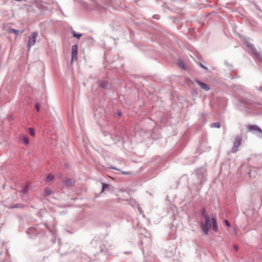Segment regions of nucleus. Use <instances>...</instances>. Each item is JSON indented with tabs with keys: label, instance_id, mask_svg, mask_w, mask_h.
I'll return each mask as SVG.
<instances>
[{
	"label": "nucleus",
	"instance_id": "nucleus-5",
	"mask_svg": "<svg viewBox=\"0 0 262 262\" xmlns=\"http://www.w3.org/2000/svg\"><path fill=\"white\" fill-rule=\"evenodd\" d=\"M248 128L251 132H256L257 136L262 139V130L257 125H249Z\"/></svg>",
	"mask_w": 262,
	"mask_h": 262
},
{
	"label": "nucleus",
	"instance_id": "nucleus-9",
	"mask_svg": "<svg viewBox=\"0 0 262 262\" xmlns=\"http://www.w3.org/2000/svg\"><path fill=\"white\" fill-rule=\"evenodd\" d=\"M64 185L66 186H72L74 185L75 182L71 179L68 178L63 181Z\"/></svg>",
	"mask_w": 262,
	"mask_h": 262
},
{
	"label": "nucleus",
	"instance_id": "nucleus-8",
	"mask_svg": "<svg viewBox=\"0 0 262 262\" xmlns=\"http://www.w3.org/2000/svg\"><path fill=\"white\" fill-rule=\"evenodd\" d=\"M19 139L25 145H28L29 143V140L28 138L24 134L20 135Z\"/></svg>",
	"mask_w": 262,
	"mask_h": 262
},
{
	"label": "nucleus",
	"instance_id": "nucleus-6",
	"mask_svg": "<svg viewBox=\"0 0 262 262\" xmlns=\"http://www.w3.org/2000/svg\"><path fill=\"white\" fill-rule=\"evenodd\" d=\"M72 60H76L77 58L78 54V46L77 45H74L72 48Z\"/></svg>",
	"mask_w": 262,
	"mask_h": 262
},
{
	"label": "nucleus",
	"instance_id": "nucleus-27",
	"mask_svg": "<svg viewBox=\"0 0 262 262\" xmlns=\"http://www.w3.org/2000/svg\"><path fill=\"white\" fill-rule=\"evenodd\" d=\"M234 249H235V250L237 251L238 250V246L236 245H235L234 246Z\"/></svg>",
	"mask_w": 262,
	"mask_h": 262
},
{
	"label": "nucleus",
	"instance_id": "nucleus-13",
	"mask_svg": "<svg viewBox=\"0 0 262 262\" xmlns=\"http://www.w3.org/2000/svg\"><path fill=\"white\" fill-rule=\"evenodd\" d=\"M52 193V190L50 188L46 187L45 188V195L49 196L51 195Z\"/></svg>",
	"mask_w": 262,
	"mask_h": 262
},
{
	"label": "nucleus",
	"instance_id": "nucleus-26",
	"mask_svg": "<svg viewBox=\"0 0 262 262\" xmlns=\"http://www.w3.org/2000/svg\"><path fill=\"white\" fill-rule=\"evenodd\" d=\"M153 17L155 19H158L159 18V15H154L153 16Z\"/></svg>",
	"mask_w": 262,
	"mask_h": 262
},
{
	"label": "nucleus",
	"instance_id": "nucleus-12",
	"mask_svg": "<svg viewBox=\"0 0 262 262\" xmlns=\"http://www.w3.org/2000/svg\"><path fill=\"white\" fill-rule=\"evenodd\" d=\"M211 219L212 221V228L215 231H216L218 227L216 222L215 221V218L214 216H212Z\"/></svg>",
	"mask_w": 262,
	"mask_h": 262
},
{
	"label": "nucleus",
	"instance_id": "nucleus-16",
	"mask_svg": "<svg viewBox=\"0 0 262 262\" xmlns=\"http://www.w3.org/2000/svg\"><path fill=\"white\" fill-rule=\"evenodd\" d=\"M102 189L101 192L103 193L105 189H108L109 186L107 184H106L105 183H102Z\"/></svg>",
	"mask_w": 262,
	"mask_h": 262
},
{
	"label": "nucleus",
	"instance_id": "nucleus-7",
	"mask_svg": "<svg viewBox=\"0 0 262 262\" xmlns=\"http://www.w3.org/2000/svg\"><path fill=\"white\" fill-rule=\"evenodd\" d=\"M195 81L202 89L206 91H208L210 89L206 84L203 83L202 82L198 80H196Z\"/></svg>",
	"mask_w": 262,
	"mask_h": 262
},
{
	"label": "nucleus",
	"instance_id": "nucleus-25",
	"mask_svg": "<svg viewBox=\"0 0 262 262\" xmlns=\"http://www.w3.org/2000/svg\"><path fill=\"white\" fill-rule=\"evenodd\" d=\"M205 214H206V210L205 209H204L202 210V215L204 216Z\"/></svg>",
	"mask_w": 262,
	"mask_h": 262
},
{
	"label": "nucleus",
	"instance_id": "nucleus-20",
	"mask_svg": "<svg viewBox=\"0 0 262 262\" xmlns=\"http://www.w3.org/2000/svg\"><path fill=\"white\" fill-rule=\"evenodd\" d=\"M27 189H28L27 186H25L24 188H23L21 189V190L20 191V192L22 194H25L27 192Z\"/></svg>",
	"mask_w": 262,
	"mask_h": 262
},
{
	"label": "nucleus",
	"instance_id": "nucleus-4",
	"mask_svg": "<svg viewBox=\"0 0 262 262\" xmlns=\"http://www.w3.org/2000/svg\"><path fill=\"white\" fill-rule=\"evenodd\" d=\"M38 36V34L37 32H33L31 35L29 36L28 43V47L29 49H30L32 46L34 45Z\"/></svg>",
	"mask_w": 262,
	"mask_h": 262
},
{
	"label": "nucleus",
	"instance_id": "nucleus-11",
	"mask_svg": "<svg viewBox=\"0 0 262 262\" xmlns=\"http://www.w3.org/2000/svg\"><path fill=\"white\" fill-rule=\"evenodd\" d=\"M178 64H179V67L181 68H182V69H183L184 70H187V67H186L185 62H184V61L182 59H179Z\"/></svg>",
	"mask_w": 262,
	"mask_h": 262
},
{
	"label": "nucleus",
	"instance_id": "nucleus-29",
	"mask_svg": "<svg viewBox=\"0 0 262 262\" xmlns=\"http://www.w3.org/2000/svg\"><path fill=\"white\" fill-rule=\"evenodd\" d=\"M66 166L67 167H68V166H69V165H68V164H66Z\"/></svg>",
	"mask_w": 262,
	"mask_h": 262
},
{
	"label": "nucleus",
	"instance_id": "nucleus-3",
	"mask_svg": "<svg viewBox=\"0 0 262 262\" xmlns=\"http://www.w3.org/2000/svg\"><path fill=\"white\" fill-rule=\"evenodd\" d=\"M242 140V138L241 136H237L235 137L233 146L232 148V152H235L238 150V148L241 144Z\"/></svg>",
	"mask_w": 262,
	"mask_h": 262
},
{
	"label": "nucleus",
	"instance_id": "nucleus-1",
	"mask_svg": "<svg viewBox=\"0 0 262 262\" xmlns=\"http://www.w3.org/2000/svg\"><path fill=\"white\" fill-rule=\"evenodd\" d=\"M247 47L248 51L252 53L258 61L262 62L261 53L256 49L254 45L250 43H247Z\"/></svg>",
	"mask_w": 262,
	"mask_h": 262
},
{
	"label": "nucleus",
	"instance_id": "nucleus-18",
	"mask_svg": "<svg viewBox=\"0 0 262 262\" xmlns=\"http://www.w3.org/2000/svg\"><path fill=\"white\" fill-rule=\"evenodd\" d=\"M53 179H54V176L52 174H50L46 178V181L47 182H50V181H52Z\"/></svg>",
	"mask_w": 262,
	"mask_h": 262
},
{
	"label": "nucleus",
	"instance_id": "nucleus-15",
	"mask_svg": "<svg viewBox=\"0 0 262 262\" xmlns=\"http://www.w3.org/2000/svg\"><path fill=\"white\" fill-rule=\"evenodd\" d=\"M73 35L74 37L79 39L82 36V34L78 33L76 32L75 31H73Z\"/></svg>",
	"mask_w": 262,
	"mask_h": 262
},
{
	"label": "nucleus",
	"instance_id": "nucleus-2",
	"mask_svg": "<svg viewBox=\"0 0 262 262\" xmlns=\"http://www.w3.org/2000/svg\"><path fill=\"white\" fill-rule=\"evenodd\" d=\"M204 217L205 219V224H202L201 227L204 233L206 235H207L208 234L209 229L211 227V220L210 217L207 214H205Z\"/></svg>",
	"mask_w": 262,
	"mask_h": 262
},
{
	"label": "nucleus",
	"instance_id": "nucleus-17",
	"mask_svg": "<svg viewBox=\"0 0 262 262\" xmlns=\"http://www.w3.org/2000/svg\"><path fill=\"white\" fill-rule=\"evenodd\" d=\"M107 82L106 81H103L101 82L100 86L102 88H107Z\"/></svg>",
	"mask_w": 262,
	"mask_h": 262
},
{
	"label": "nucleus",
	"instance_id": "nucleus-24",
	"mask_svg": "<svg viewBox=\"0 0 262 262\" xmlns=\"http://www.w3.org/2000/svg\"><path fill=\"white\" fill-rule=\"evenodd\" d=\"M121 172H122V173H123V174H125V175L129 174L130 173V172H128V171L125 172V171H122Z\"/></svg>",
	"mask_w": 262,
	"mask_h": 262
},
{
	"label": "nucleus",
	"instance_id": "nucleus-21",
	"mask_svg": "<svg viewBox=\"0 0 262 262\" xmlns=\"http://www.w3.org/2000/svg\"><path fill=\"white\" fill-rule=\"evenodd\" d=\"M198 65H199V66H200V67H201L202 68L204 69H206V70H207V68L205 66H204L202 63H198Z\"/></svg>",
	"mask_w": 262,
	"mask_h": 262
},
{
	"label": "nucleus",
	"instance_id": "nucleus-19",
	"mask_svg": "<svg viewBox=\"0 0 262 262\" xmlns=\"http://www.w3.org/2000/svg\"><path fill=\"white\" fill-rule=\"evenodd\" d=\"M28 131H29V134L32 136H35V132H34V130H33V128H29L28 129Z\"/></svg>",
	"mask_w": 262,
	"mask_h": 262
},
{
	"label": "nucleus",
	"instance_id": "nucleus-10",
	"mask_svg": "<svg viewBox=\"0 0 262 262\" xmlns=\"http://www.w3.org/2000/svg\"><path fill=\"white\" fill-rule=\"evenodd\" d=\"M8 32L10 33H14L16 35V36H18L19 33L22 34L24 32V30H19L16 29H10L8 30Z\"/></svg>",
	"mask_w": 262,
	"mask_h": 262
},
{
	"label": "nucleus",
	"instance_id": "nucleus-28",
	"mask_svg": "<svg viewBox=\"0 0 262 262\" xmlns=\"http://www.w3.org/2000/svg\"><path fill=\"white\" fill-rule=\"evenodd\" d=\"M111 168H112L113 169L117 170H120L119 169H118L117 168L115 167H112Z\"/></svg>",
	"mask_w": 262,
	"mask_h": 262
},
{
	"label": "nucleus",
	"instance_id": "nucleus-14",
	"mask_svg": "<svg viewBox=\"0 0 262 262\" xmlns=\"http://www.w3.org/2000/svg\"><path fill=\"white\" fill-rule=\"evenodd\" d=\"M210 126L212 128H213V127L220 128L221 124L219 122H215V123L210 124Z\"/></svg>",
	"mask_w": 262,
	"mask_h": 262
},
{
	"label": "nucleus",
	"instance_id": "nucleus-30",
	"mask_svg": "<svg viewBox=\"0 0 262 262\" xmlns=\"http://www.w3.org/2000/svg\"><path fill=\"white\" fill-rule=\"evenodd\" d=\"M118 115H119V116H120V115H121L120 113H118Z\"/></svg>",
	"mask_w": 262,
	"mask_h": 262
},
{
	"label": "nucleus",
	"instance_id": "nucleus-22",
	"mask_svg": "<svg viewBox=\"0 0 262 262\" xmlns=\"http://www.w3.org/2000/svg\"><path fill=\"white\" fill-rule=\"evenodd\" d=\"M35 108L36 109V111L37 112H39V103H37L35 105Z\"/></svg>",
	"mask_w": 262,
	"mask_h": 262
},
{
	"label": "nucleus",
	"instance_id": "nucleus-23",
	"mask_svg": "<svg viewBox=\"0 0 262 262\" xmlns=\"http://www.w3.org/2000/svg\"><path fill=\"white\" fill-rule=\"evenodd\" d=\"M225 224H226V225L227 226H228V227H230V223L229 222V221H227V220H226L225 221Z\"/></svg>",
	"mask_w": 262,
	"mask_h": 262
}]
</instances>
